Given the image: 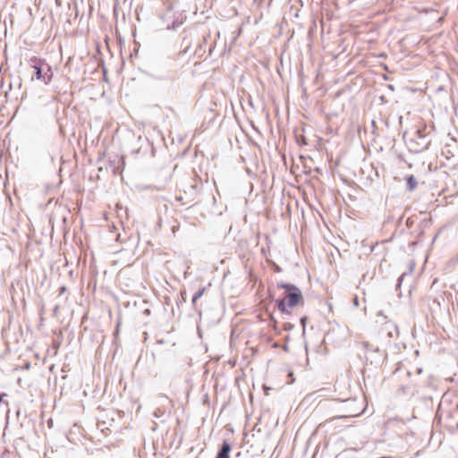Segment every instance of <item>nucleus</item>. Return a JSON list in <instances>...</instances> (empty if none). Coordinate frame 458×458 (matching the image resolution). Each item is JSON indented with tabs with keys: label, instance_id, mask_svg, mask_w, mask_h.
Wrapping results in <instances>:
<instances>
[{
	"label": "nucleus",
	"instance_id": "1",
	"mask_svg": "<svg viewBox=\"0 0 458 458\" xmlns=\"http://www.w3.org/2000/svg\"><path fill=\"white\" fill-rule=\"evenodd\" d=\"M280 287L284 289V296L276 301L277 308L282 313L290 314L291 310L302 301L301 293L292 284H281Z\"/></svg>",
	"mask_w": 458,
	"mask_h": 458
},
{
	"label": "nucleus",
	"instance_id": "2",
	"mask_svg": "<svg viewBox=\"0 0 458 458\" xmlns=\"http://www.w3.org/2000/svg\"><path fill=\"white\" fill-rule=\"evenodd\" d=\"M33 69L35 70V75L38 81H42L45 84H48L51 81L53 74L50 69L48 70L49 74H43L41 68L38 65H34Z\"/></svg>",
	"mask_w": 458,
	"mask_h": 458
},
{
	"label": "nucleus",
	"instance_id": "3",
	"mask_svg": "<svg viewBox=\"0 0 458 458\" xmlns=\"http://www.w3.org/2000/svg\"><path fill=\"white\" fill-rule=\"evenodd\" d=\"M231 445L227 442H224L221 450L218 452L216 458H230Z\"/></svg>",
	"mask_w": 458,
	"mask_h": 458
},
{
	"label": "nucleus",
	"instance_id": "4",
	"mask_svg": "<svg viewBox=\"0 0 458 458\" xmlns=\"http://www.w3.org/2000/svg\"><path fill=\"white\" fill-rule=\"evenodd\" d=\"M406 183L410 191H413L417 186V181L413 175H411L406 179Z\"/></svg>",
	"mask_w": 458,
	"mask_h": 458
},
{
	"label": "nucleus",
	"instance_id": "5",
	"mask_svg": "<svg viewBox=\"0 0 458 458\" xmlns=\"http://www.w3.org/2000/svg\"><path fill=\"white\" fill-rule=\"evenodd\" d=\"M206 291L205 287H202L198 292H196L192 297V303L195 304L197 301L204 294Z\"/></svg>",
	"mask_w": 458,
	"mask_h": 458
},
{
	"label": "nucleus",
	"instance_id": "6",
	"mask_svg": "<svg viewBox=\"0 0 458 458\" xmlns=\"http://www.w3.org/2000/svg\"><path fill=\"white\" fill-rule=\"evenodd\" d=\"M360 411H357V412H355V413H352V414H349V415H347V416H348V417H355V416H358V415H360Z\"/></svg>",
	"mask_w": 458,
	"mask_h": 458
},
{
	"label": "nucleus",
	"instance_id": "7",
	"mask_svg": "<svg viewBox=\"0 0 458 458\" xmlns=\"http://www.w3.org/2000/svg\"><path fill=\"white\" fill-rule=\"evenodd\" d=\"M117 173H119L118 169L114 170V174H117Z\"/></svg>",
	"mask_w": 458,
	"mask_h": 458
},
{
	"label": "nucleus",
	"instance_id": "8",
	"mask_svg": "<svg viewBox=\"0 0 458 458\" xmlns=\"http://www.w3.org/2000/svg\"><path fill=\"white\" fill-rule=\"evenodd\" d=\"M301 322H302V324L304 325V323H305V319H304V318H302V319H301Z\"/></svg>",
	"mask_w": 458,
	"mask_h": 458
}]
</instances>
